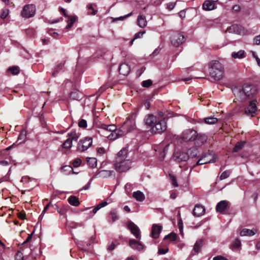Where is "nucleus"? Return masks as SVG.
<instances>
[{
    "mask_svg": "<svg viewBox=\"0 0 260 260\" xmlns=\"http://www.w3.org/2000/svg\"><path fill=\"white\" fill-rule=\"evenodd\" d=\"M128 152L127 148L124 147L117 153L114 164V169L117 172H125L131 169L132 161L127 158Z\"/></svg>",
    "mask_w": 260,
    "mask_h": 260,
    "instance_id": "1",
    "label": "nucleus"
},
{
    "mask_svg": "<svg viewBox=\"0 0 260 260\" xmlns=\"http://www.w3.org/2000/svg\"><path fill=\"white\" fill-rule=\"evenodd\" d=\"M145 125L153 134H161L167 129V122L153 114H148L145 118Z\"/></svg>",
    "mask_w": 260,
    "mask_h": 260,
    "instance_id": "2",
    "label": "nucleus"
},
{
    "mask_svg": "<svg viewBox=\"0 0 260 260\" xmlns=\"http://www.w3.org/2000/svg\"><path fill=\"white\" fill-rule=\"evenodd\" d=\"M233 91L237 100L245 102L256 94V89L251 85L245 84L235 88Z\"/></svg>",
    "mask_w": 260,
    "mask_h": 260,
    "instance_id": "3",
    "label": "nucleus"
},
{
    "mask_svg": "<svg viewBox=\"0 0 260 260\" xmlns=\"http://www.w3.org/2000/svg\"><path fill=\"white\" fill-rule=\"evenodd\" d=\"M210 74L215 80H220L223 77V66L218 61L214 60L210 62Z\"/></svg>",
    "mask_w": 260,
    "mask_h": 260,
    "instance_id": "4",
    "label": "nucleus"
},
{
    "mask_svg": "<svg viewBox=\"0 0 260 260\" xmlns=\"http://www.w3.org/2000/svg\"><path fill=\"white\" fill-rule=\"evenodd\" d=\"M36 6L33 4H28L24 6L21 12V16L24 18H29L33 17L36 13Z\"/></svg>",
    "mask_w": 260,
    "mask_h": 260,
    "instance_id": "5",
    "label": "nucleus"
},
{
    "mask_svg": "<svg viewBox=\"0 0 260 260\" xmlns=\"http://www.w3.org/2000/svg\"><path fill=\"white\" fill-rule=\"evenodd\" d=\"M197 137V132L193 129H187L184 131L181 136L180 139L185 142L193 141Z\"/></svg>",
    "mask_w": 260,
    "mask_h": 260,
    "instance_id": "6",
    "label": "nucleus"
},
{
    "mask_svg": "<svg viewBox=\"0 0 260 260\" xmlns=\"http://www.w3.org/2000/svg\"><path fill=\"white\" fill-rule=\"evenodd\" d=\"M92 144V139L90 137H85L81 139L78 143L77 149L83 152L87 150Z\"/></svg>",
    "mask_w": 260,
    "mask_h": 260,
    "instance_id": "7",
    "label": "nucleus"
},
{
    "mask_svg": "<svg viewBox=\"0 0 260 260\" xmlns=\"http://www.w3.org/2000/svg\"><path fill=\"white\" fill-rule=\"evenodd\" d=\"M170 41L174 46L178 47L185 41V38L180 32H174L171 35Z\"/></svg>",
    "mask_w": 260,
    "mask_h": 260,
    "instance_id": "8",
    "label": "nucleus"
},
{
    "mask_svg": "<svg viewBox=\"0 0 260 260\" xmlns=\"http://www.w3.org/2000/svg\"><path fill=\"white\" fill-rule=\"evenodd\" d=\"M216 155L211 153L203 155L196 163V166L202 165L208 163H213L216 161Z\"/></svg>",
    "mask_w": 260,
    "mask_h": 260,
    "instance_id": "9",
    "label": "nucleus"
},
{
    "mask_svg": "<svg viewBox=\"0 0 260 260\" xmlns=\"http://www.w3.org/2000/svg\"><path fill=\"white\" fill-rule=\"evenodd\" d=\"M127 226L132 234L136 237V239L140 240L141 236V232L139 227L132 222H129Z\"/></svg>",
    "mask_w": 260,
    "mask_h": 260,
    "instance_id": "10",
    "label": "nucleus"
},
{
    "mask_svg": "<svg viewBox=\"0 0 260 260\" xmlns=\"http://www.w3.org/2000/svg\"><path fill=\"white\" fill-rule=\"evenodd\" d=\"M124 134L125 132L123 131L122 128L117 129L116 128V130L111 132L110 133L106 136V137L110 140H115Z\"/></svg>",
    "mask_w": 260,
    "mask_h": 260,
    "instance_id": "11",
    "label": "nucleus"
},
{
    "mask_svg": "<svg viewBox=\"0 0 260 260\" xmlns=\"http://www.w3.org/2000/svg\"><path fill=\"white\" fill-rule=\"evenodd\" d=\"M173 157L177 162L185 161L189 158L188 154L184 152H176L174 154Z\"/></svg>",
    "mask_w": 260,
    "mask_h": 260,
    "instance_id": "12",
    "label": "nucleus"
},
{
    "mask_svg": "<svg viewBox=\"0 0 260 260\" xmlns=\"http://www.w3.org/2000/svg\"><path fill=\"white\" fill-rule=\"evenodd\" d=\"M256 101H251L248 106L245 108V113L248 115L253 116L257 110L256 106Z\"/></svg>",
    "mask_w": 260,
    "mask_h": 260,
    "instance_id": "13",
    "label": "nucleus"
},
{
    "mask_svg": "<svg viewBox=\"0 0 260 260\" xmlns=\"http://www.w3.org/2000/svg\"><path fill=\"white\" fill-rule=\"evenodd\" d=\"M128 245L132 249L139 251L144 249V245L139 241L135 239L129 240Z\"/></svg>",
    "mask_w": 260,
    "mask_h": 260,
    "instance_id": "14",
    "label": "nucleus"
},
{
    "mask_svg": "<svg viewBox=\"0 0 260 260\" xmlns=\"http://www.w3.org/2000/svg\"><path fill=\"white\" fill-rule=\"evenodd\" d=\"M135 122L134 120H128L122 126L121 128L125 132V134L128 132L134 129L135 127Z\"/></svg>",
    "mask_w": 260,
    "mask_h": 260,
    "instance_id": "15",
    "label": "nucleus"
},
{
    "mask_svg": "<svg viewBox=\"0 0 260 260\" xmlns=\"http://www.w3.org/2000/svg\"><path fill=\"white\" fill-rule=\"evenodd\" d=\"M162 230V226L158 224H153L152 226L151 235L152 237L156 239L159 236Z\"/></svg>",
    "mask_w": 260,
    "mask_h": 260,
    "instance_id": "16",
    "label": "nucleus"
},
{
    "mask_svg": "<svg viewBox=\"0 0 260 260\" xmlns=\"http://www.w3.org/2000/svg\"><path fill=\"white\" fill-rule=\"evenodd\" d=\"M60 11L62 13V14L65 16L66 17H68V20L67 21L68 24L66 26V29H69L70 28L73 24L75 23L77 19V17L75 16H68L66 13V10L63 8L60 9Z\"/></svg>",
    "mask_w": 260,
    "mask_h": 260,
    "instance_id": "17",
    "label": "nucleus"
},
{
    "mask_svg": "<svg viewBox=\"0 0 260 260\" xmlns=\"http://www.w3.org/2000/svg\"><path fill=\"white\" fill-rule=\"evenodd\" d=\"M229 205V202L225 200L219 202L216 205V210L217 212L223 214L226 209Z\"/></svg>",
    "mask_w": 260,
    "mask_h": 260,
    "instance_id": "18",
    "label": "nucleus"
},
{
    "mask_svg": "<svg viewBox=\"0 0 260 260\" xmlns=\"http://www.w3.org/2000/svg\"><path fill=\"white\" fill-rule=\"evenodd\" d=\"M207 136L205 134L197 133V137L194 141L196 145H202L207 141Z\"/></svg>",
    "mask_w": 260,
    "mask_h": 260,
    "instance_id": "19",
    "label": "nucleus"
},
{
    "mask_svg": "<svg viewBox=\"0 0 260 260\" xmlns=\"http://www.w3.org/2000/svg\"><path fill=\"white\" fill-rule=\"evenodd\" d=\"M97 126L103 130L106 131V132H111L114 130H116V126L114 124H110L106 125L105 124L100 122L99 123H97Z\"/></svg>",
    "mask_w": 260,
    "mask_h": 260,
    "instance_id": "20",
    "label": "nucleus"
},
{
    "mask_svg": "<svg viewBox=\"0 0 260 260\" xmlns=\"http://www.w3.org/2000/svg\"><path fill=\"white\" fill-rule=\"evenodd\" d=\"M205 212V209L204 207L199 204L196 205L193 210V213L194 215L196 216H201L203 215Z\"/></svg>",
    "mask_w": 260,
    "mask_h": 260,
    "instance_id": "21",
    "label": "nucleus"
},
{
    "mask_svg": "<svg viewBox=\"0 0 260 260\" xmlns=\"http://www.w3.org/2000/svg\"><path fill=\"white\" fill-rule=\"evenodd\" d=\"M130 71V67L126 63H122L119 66V73L124 76H127L129 73Z\"/></svg>",
    "mask_w": 260,
    "mask_h": 260,
    "instance_id": "22",
    "label": "nucleus"
},
{
    "mask_svg": "<svg viewBox=\"0 0 260 260\" xmlns=\"http://www.w3.org/2000/svg\"><path fill=\"white\" fill-rule=\"evenodd\" d=\"M204 245V241L202 239L198 240L194 245L192 254H196L200 252L201 247Z\"/></svg>",
    "mask_w": 260,
    "mask_h": 260,
    "instance_id": "23",
    "label": "nucleus"
},
{
    "mask_svg": "<svg viewBox=\"0 0 260 260\" xmlns=\"http://www.w3.org/2000/svg\"><path fill=\"white\" fill-rule=\"evenodd\" d=\"M203 8L207 11L212 10L215 8V4L211 1L206 0L203 4Z\"/></svg>",
    "mask_w": 260,
    "mask_h": 260,
    "instance_id": "24",
    "label": "nucleus"
},
{
    "mask_svg": "<svg viewBox=\"0 0 260 260\" xmlns=\"http://www.w3.org/2000/svg\"><path fill=\"white\" fill-rule=\"evenodd\" d=\"M257 232L256 230H249L247 229H243L240 232L241 236H251L254 235Z\"/></svg>",
    "mask_w": 260,
    "mask_h": 260,
    "instance_id": "25",
    "label": "nucleus"
},
{
    "mask_svg": "<svg viewBox=\"0 0 260 260\" xmlns=\"http://www.w3.org/2000/svg\"><path fill=\"white\" fill-rule=\"evenodd\" d=\"M228 31L230 33H235L237 34H240L242 31V28L241 26L234 24L230 26L228 28Z\"/></svg>",
    "mask_w": 260,
    "mask_h": 260,
    "instance_id": "26",
    "label": "nucleus"
},
{
    "mask_svg": "<svg viewBox=\"0 0 260 260\" xmlns=\"http://www.w3.org/2000/svg\"><path fill=\"white\" fill-rule=\"evenodd\" d=\"M133 197L139 202H142L145 199V195L142 191L139 190L134 192L133 193Z\"/></svg>",
    "mask_w": 260,
    "mask_h": 260,
    "instance_id": "27",
    "label": "nucleus"
},
{
    "mask_svg": "<svg viewBox=\"0 0 260 260\" xmlns=\"http://www.w3.org/2000/svg\"><path fill=\"white\" fill-rule=\"evenodd\" d=\"M113 173V171L102 170L96 174V176L101 178H107L111 176Z\"/></svg>",
    "mask_w": 260,
    "mask_h": 260,
    "instance_id": "28",
    "label": "nucleus"
},
{
    "mask_svg": "<svg viewBox=\"0 0 260 260\" xmlns=\"http://www.w3.org/2000/svg\"><path fill=\"white\" fill-rule=\"evenodd\" d=\"M137 22L138 25L142 28L145 27L147 25V21L145 16L139 15L138 17Z\"/></svg>",
    "mask_w": 260,
    "mask_h": 260,
    "instance_id": "29",
    "label": "nucleus"
},
{
    "mask_svg": "<svg viewBox=\"0 0 260 260\" xmlns=\"http://www.w3.org/2000/svg\"><path fill=\"white\" fill-rule=\"evenodd\" d=\"M73 146V142L70 139H67L62 144V148L64 152L69 151Z\"/></svg>",
    "mask_w": 260,
    "mask_h": 260,
    "instance_id": "30",
    "label": "nucleus"
},
{
    "mask_svg": "<svg viewBox=\"0 0 260 260\" xmlns=\"http://www.w3.org/2000/svg\"><path fill=\"white\" fill-rule=\"evenodd\" d=\"M80 136V134L77 133L76 131L71 132L67 134L68 139H70L72 142H73V141H77Z\"/></svg>",
    "mask_w": 260,
    "mask_h": 260,
    "instance_id": "31",
    "label": "nucleus"
},
{
    "mask_svg": "<svg viewBox=\"0 0 260 260\" xmlns=\"http://www.w3.org/2000/svg\"><path fill=\"white\" fill-rule=\"evenodd\" d=\"M231 55L234 59H242L245 57V51L243 50H239L238 52H233Z\"/></svg>",
    "mask_w": 260,
    "mask_h": 260,
    "instance_id": "32",
    "label": "nucleus"
},
{
    "mask_svg": "<svg viewBox=\"0 0 260 260\" xmlns=\"http://www.w3.org/2000/svg\"><path fill=\"white\" fill-rule=\"evenodd\" d=\"M109 217L112 219V222L118 220L119 216L117 211L115 209L112 210L109 213Z\"/></svg>",
    "mask_w": 260,
    "mask_h": 260,
    "instance_id": "33",
    "label": "nucleus"
},
{
    "mask_svg": "<svg viewBox=\"0 0 260 260\" xmlns=\"http://www.w3.org/2000/svg\"><path fill=\"white\" fill-rule=\"evenodd\" d=\"M69 203L74 206H78L80 204L78 199L75 196H71L68 198Z\"/></svg>",
    "mask_w": 260,
    "mask_h": 260,
    "instance_id": "34",
    "label": "nucleus"
},
{
    "mask_svg": "<svg viewBox=\"0 0 260 260\" xmlns=\"http://www.w3.org/2000/svg\"><path fill=\"white\" fill-rule=\"evenodd\" d=\"M87 165L91 168H95L96 167L97 160L94 157H88L87 158Z\"/></svg>",
    "mask_w": 260,
    "mask_h": 260,
    "instance_id": "35",
    "label": "nucleus"
},
{
    "mask_svg": "<svg viewBox=\"0 0 260 260\" xmlns=\"http://www.w3.org/2000/svg\"><path fill=\"white\" fill-rule=\"evenodd\" d=\"M108 204V203H107V202L106 201H104V202H102V203H100L98 206H96L92 211V212L93 213V214H95L96 213V212L100 210L101 208L104 207H105L106 206H107V205Z\"/></svg>",
    "mask_w": 260,
    "mask_h": 260,
    "instance_id": "36",
    "label": "nucleus"
},
{
    "mask_svg": "<svg viewBox=\"0 0 260 260\" xmlns=\"http://www.w3.org/2000/svg\"><path fill=\"white\" fill-rule=\"evenodd\" d=\"M244 144V142H238L233 148V152H236L241 150L243 147Z\"/></svg>",
    "mask_w": 260,
    "mask_h": 260,
    "instance_id": "37",
    "label": "nucleus"
},
{
    "mask_svg": "<svg viewBox=\"0 0 260 260\" xmlns=\"http://www.w3.org/2000/svg\"><path fill=\"white\" fill-rule=\"evenodd\" d=\"M205 122L207 124H212L217 122V119L214 117H208L204 119Z\"/></svg>",
    "mask_w": 260,
    "mask_h": 260,
    "instance_id": "38",
    "label": "nucleus"
},
{
    "mask_svg": "<svg viewBox=\"0 0 260 260\" xmlns=\"http://www.w3.org/2000/svg\"><path fill=\"white\" fill-rule=\"evenodd\" d=\"M8 71L10 72L13 75H18L20 72L19 68L17 66H13L9 68Z\"/></svg>",
    "mask_w": 260,
    "mask_h": 260,
    "instance_id": "39",
    "label": "nucleus"
},
{
    "mask_svg": "<svg viewBox=\"0 0 260 260\" xmlns=\"http://www.w3.org/2000/svg\"><path fill=\"white\" fill-rule=\"evenodd\" d=\"M177 236L174 233H171L168 235L166 236L164 238L165 240L169 239L171 241H174L176 240Z\"/></svg>",
    "mask_w": 260,
    "mask_h": 260,
    "instance_id": "40",
    "label": "nucleus"
},
{
    "mask_svg": "<svg viewBox=\"0 0 260 260\" xmlns=\"http://www.w3.org/2000/svg\"><path fill=\"white\" fill-rule=\"evenodd\" d=\"M58 213L60 215H63L67 211V207L66 206H62L60 208H56Z\"/></svg>",
    "mask_w": 260,
    "mask_h": 260,
    "instance_id": "41",
    "label": "nucleus"
},
{
    "mask_svg": "<svg viewBox=\"0 0 260 260\" xmlns=\"http://www.w3.org/2000/svg\"><path fill=\"white\" fill-rule=\"evenodd\" d=\"M241 246V241L239 239H236L232 244L233 248H238Z\"/></svg>",
    "mask_w": 260,
    "mask_h": 260,
    "instance_id": "42",
    "label": "nucleus"
},
{
    "mask_svg": "<svg viewBox=\"0 0 260 260\" xmlns=\"http://www.w3.org/2000/svg\"><path fill=\"white\" fill-rule=\"evenodd\" d=\"M63 66V63H60L57 66L56 68H55L54 71L53 72V75L55 76V74L58 73L62 69V67Z\"/></svg>",
    "mask_w": 260,
    "mask_h": 260,
    "instance_id": "43",
    "label": "nucleus"
},
{
    "mask_svg": "<svg viewBox=\"0 0 260 260\" xmlns=\"http://www.w3.org/2000/svg\"><path fill=\"white\" fill-rule=\"evenodd\" d=\"M81 163V160L80 158H77L75 159L72 162V165L74 167H79Z\"/></svg>",
    "mask_w": 260,
    "mask_h": 260,
    "instance_id": "44",
    "label": "nucleus"
},
{
    "mask_svg": "<svg viewBox=\"0 0 260 260\" xmlns=\"http://www.w3.org/2000/svg\"><path fill=\"white\" fill-rule=\"evenodd\" d=\"M25 136H26V134H25V132H22L20 133V134L18 138V141H20V140H22V141H20L19 143H21L25 141Z\"/></svg>",
    "mask_w": 260,
    "mask_h": 260,
    "instance_id": "45",
    "label": "nucleus"
},
{
    "mask_svg": "<svg viewBox=\"0 0 260 260\" xmlns=\"http://www.w3.org/2000/svg\"><path fill=\"white\" fill-rule=\"evenodd\" d=\"M78 126L81 128H85L87 127V122L84 119H81L78 123Z\"/></svg>",
    "mask_w": 260,
    "mask_h": 260,
    "instance_id": "46",
    "label": "nucleus"
},
{
    "mask_svg": "<svg viewBox=\"0 0 260 260\" xmlns=\"http://www.w3.org/2000/svg\"><path fill=\"white\" fill-rule=\"evenodd\" d=\"M152 81L151 80H147L143 81L142 86L145 87H149L152 85Z\"/></svg>",
    "mask_w": 260,
    "mask_h": 260,
    "instance_id": "47",
    "label": "nucleus"
},
{
    "mask_svg": "<svg viewBox=\"0 0 260 260\" xmlns=\"http://www.w3.org/2000/svg\"><path fill=\"white\" fill-rule=\"evenodd\" d=\"M176 3H177V1H176L175 2H171V3H169L167 4V9L169 10H172L174 8Z\"/></svg>",
    "mask_w": 260,
    "mask_h": 260,
    "instance_id": "48",
    "label": "nucleus"
},
{
    "mask_svg": "<svg viewBox=\"0 0 260 260\" xmlns=\"http://www.w3.org/2000/svg\"><path fill=\"white\" fill-rule=\"evenodd\" d=\"M9 10L8 9H4L3 10L1 14V17L2 19H5L9 14Z\"/></svg>",
    "mask_w": 260,
    "mask_h": 260,
    "instance_id": "49",
    "label": "nucleus"
},
{
    "mask_svg": "<svg viewBox=\"0 0 260 260\" xmlns=\"http://www.w3.org/2000/svg\"><path fill=\"white\" fill-rule=\"evenodd\" d=\"M230 173L228 171H224L220 176V180L224 179L229 176Z\"/></svg>",
    "mask_w": 260,
    "mask_h": 260,
    "instance_id": "50",
    "label": "nucleus"
},
{
    "mask_svg": "<svg viewBox=\"0 0 260 260\" xmlns=\"http://www.w3.org/2000/svg\"><path fill=\"white\" fill-rule=\"evenodd\" d=\"M145 34V31H140V32H139L136 34L134 36V39H137L141 38L143 36V35Z\"/></svg>",
    "mask_w": 260,
    "mask_h": 260,
    "instance_id": "51",
    "label": "nucleus"
},
{
    "mask_svg": "<svg viewBox=\"0 0 260 260\" xmlns=\"http://www.w3.org/2000/svg\"><path fill=\"white\" fill-rule=\"evenodd\" d=\"M87 8L89 10H91L92 11L90 13L91 15H95L97 13V10H94L92 4H88L87 5Z\"/></svg>",
    "mask_w": 260,
    "mask_h": 260,
    "instance_id": "52",
    "label": "nucleus"
},
{
    "mask_svg": "<svg viewBox=\"0 0 260 260\" xmlns=\"http://www.w3.org/2000/svg\"><path fill=\"white\" fill-rule=\"evenodd\" d=\"M15 260H23L22 253L20 252H18L15 256Z\"/></svg>",
    "mask_w": 260,
    "mask_h": 260,
    "instance_id": "53",
    "label": "nucleus"
},
{
    "mask_svg": "<svg viewBox=\"0 0 260 260\" xmlns=\"http://www.w3.org/2000/svg\"><path fill=\"white\" fill-rule=\"evenodd\" d=\"M171 178L172 181V184L174 187H177L178 186V183L177 182V180L176 178L173 176H171Z\"/></svg>",
    "mask_w": 260,
    "mask_h": 260,
    "instance_id": "54",
    "label": "nucleus"
},
{
    "mask_svg": "<svg viewBox=\"0 0 260 260\" xmlns=\"http://www.w3.org/2000/svg\"><path fill=\"white\" fill-rule=\"evenodd\" d=\"M252 56L255 59L257 65L260 67V59L254 52H252Z\"/></svg>",
    "mask_w": 260,
    "mask_h": 260,
    "instance_id": "55",
    "label": "nucleus"
},
{
    "mask_svg": "<svg viewBox=\"0 0 260 260\" xmlns=\"http://www.w3.org/2000/svg\"><path fill=\"white\" fill-rule=\"evenodd\" d=\"M51 205V202H50L49 203H48L46 206V207L44 208L43 211H42V214H41L40 215V217H43V215H44V214L45 213V212H46V211L47 210V209H48V208Z\"/></svg>",
    "mask_w": 260,
    "mask_h": 260,
    "instance_id": "56",
    "label": "nucleus"
},
{
    "mask_svg": "<svg viewBox=\"0 0 260 260\" xmlns=\"http://www.w3.org/2000/svg\"><path fill=\"white\" fill-rule=\"evenodd\" d=\"M168 251H169L168 248H166V249L159 248L158 251V253L159 254H166Z\"/></svg>",
    "mask_w": 260,
    "mask_h": 260,
    "instance_id": "57",
    "label": "nucleus"
},
{
    "mask_svg": "<svg viewBox=\"0 0 260 260\" xmlns=\"http://www.w3.org/2000/svg\"><path fill=\"white\" fill-rule=\"evenodd\" d=\"M30 179V178L28 176H23L21 178V181L22 183H27Z\"/></svg>",
    "mask_w": 260,
    "mask_h": 260,
    "instance_id": "58",
    "label": "nucleus"
},
{
    "mask_svg": "<svg viewBox=\"0 0 260 260\" xmlns=\"http://www.w3.org/2000/svg\"><path fill=\"white\" fill-rule=\"evenodd\" d=\"M132 13H129V14H127V15H125L124 16H120L119 17L116 18L115 19V20H122L124 18H127V17L130 16L132 15Z\"/></svg>",
    "mask_w": 260,
    "mask_h": 260,
    "instance_id": "59",
    "label": "nucleus"
},
{
    "mask_svg": "<svg viewBox=\"0 0 260 260\" xmlns=\"http://www.w3.org/2000/svg\"><path fill=\"white\" fill-rule=\"evenodd\" d=\"M254 43L256 45L260 44V35L256 36L254 39Z\"/></svg>",
    "mask_w": 260,
    "mask_h": 260,
    "instance_id": "60",
    "label": "nucleus"
},
{
    "mask_svg": "<svg viewBox=\"0 0 260 260\" xmlns=\"http://www.w3.org/2000/svg\"><path fill=\"white\" fill-rule=\"evenodd\" d=\"M97 153L102 155L105 153V150L103 148H99L97 149Z\"/></svg>",
    "mask_w": 260,
    "mask_h": 260,
    "instance_id": "61",
    "label": "nucleus"
},
{
    "mask_svg": "<svg viewBox=\"0 0 260 260\" xmlns=\"http://www.w3.org/2000/svg\"><path fill=\"white\" fill-rule=\"evenodd\" d=\"M157 117H158L160 119H162L166 120L165 118L164 117V114L162 112L159 111L157 113V115H156Z\"/></svg>",
    "mask_w": 260,
    "mask_h": 260,
    "instance_id": "62",
    "label": "nucleus"
},
{
    "mask_svg": "<svg viewBox=\"0 0 260 260\" xmlns=\"http://www.w3.org/2000/svg\"><path fill=\"white\" fill-rule=\"evenodd\" d=\"M32 234L28 235L27 239L23 242L22 245L27 243L32 239Z\"/></svg>",
    "mask_w": 260,
    "mask_h": 260,
    "instance_id": "63",
    "label": "nucleus"
},
{
    "mask_svg": "<svg viewBox=\"0 0 260 260\" xmlns=\"http://www.w3.org/2000/svg\"><path fill=\"white\" fill-rule=\"evenodd\" d=\"M213 260H228L221 256H217L213 258Z\"/></svg>",
    "mask_w": 260,
    "mask_h": 260,
    "instance_id": "64",
    "label": "nucleus"
}]
</instances>
